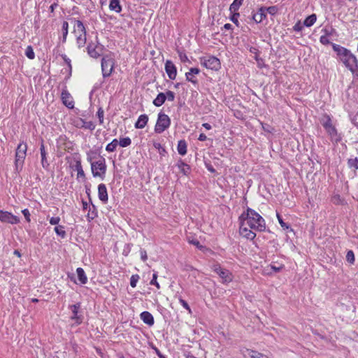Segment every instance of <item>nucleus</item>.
I'll list each match as a JSON object with an SVG mask.
<instances>
[{
	"label": "nucleus",
	"mask_w": 358,
	"mask_h": 358,
	"mask_svg": "<svg viewBox=\"0 0 358 358\" xmlns=\"http://www.w3.org/2000/svg\"><path fill=\"white\" fill-rule=\"evenodd\" d=\"M332 48L336 54V59L352 74L358 77V59L350 50L338 44L331 43Z\"/></svg>",
	"instance_id": "1"
},
{
	"label": "nucleus",
	"mask_w": 358,
	"mask_h": 358,
	"mask_svg": "<svg viewBox=\"0 0 358 358\" xmlns=\"http://www.w3.org/2000/svg\"><path fill=\"white\" fill-rule=\"evenodd\" d=\"M238 222L248 225L250 229L257 231L266 230L265 220L255 210L249 207L239 216Z\"/></svg>",
	"instance_id": "2"
},
{
	"label": "nucleus",
	"mask_w": 358,
	"mask_h": 358,
	"mask_svg": "<svg viewBox=\"0 0 358 358\" xmlns=\"http://www.w3.org/2000/svg\"><path fill=\"white\" fill-rule=\"evenodd\" d=\"M94 151H89L87 153V161L91 163L92 173L94 177H100L102 179L104 178L106 171V160L103 157H101L97 162H92V155H95Z\"/></svg>",
	"instance_id": "3"
},
{
	"label": "nucleus",
	"mask_w": 358,
	"mask_h": 358,
	"mask_svg": "<svg viewBox=\"0 0 358 358\" xmlns=\"http://www.w3.org/2000/svg\"><path fill=\"white\" fill-rule=\"evenodd\" d=\"M27 145L24 142L20 143L15 151V170L19 172L22 170L24 161L27 155Z\"/></svg>",
	"instance_id": "4"
},
{
	"label": "nucleus",
	"mask_w": 358,
	"mask_h": 358,
	"mask_svg": "<svg viewBox=\"0 0 358 358\" xmlns=\"http://www.w3.org/2000/svg\"><path fill=\"white\" fill-rule=\"evenodd\" d=\"M115 60L112 55H106L101 59V71L103 78L109 77L114 70Z\"/></svg>",
	"instance_id": "5"
},
{
	"label": "nucleus",
	"mask_w": 358,
	"mask_h": 358,
	"mask_svg": "<svg viewBox=\"0 0 358 358\" xmlns=\"http://www.w3.org/2000/svg\"><path fill=\"white\" fill-rule=\"evenodd\" d=\"M171 125L170 117L164 113L158 114L157 120L155 127V131L157 134H162Z\"/></svg>",
	"instance_id": "6"
},
{
	"label": "nucleus",
	"mask_w": 358,
	"mask_h": 358,
	"mask_svg": "<svg viewBox=\"0 0 358 358\" xmlns=\"http://www.w3.org/2000/svg\"><path fill=\"white\" fill-rule=\"evenodd\" d=\"M201 64L206 69L213 71H217L220 69L221 64L218 58L215 56L209 55L200 58Z\"/></svg>",
	"instance_id": "7"
},
{
	"label": "nucleus",
	"mask_w": 358,
	"mask_h": 358,
	"mask_svg": "<svg viewBox=\"0 0 358 358\" xmlns=\"http://www.w3.org/2000/svg\"><path fill=\"white\" fill-rule=\"evenodd\" d=\"M0 220L2 222L12 224H17L20 222V219L18 217L13 215L11 213L1 210H0Z\"/></svg>",
	"instance_id": "8"
},
{
	"label": "nucleus",
	"mask_w": 358,
	"mask_h": 358,
	"mask_svg": "<svg viewBox=\"0 0 358 358\" xmlns=\"http://www.w3.org/2000/svg\"><path fill=\"white\" fill-rule=\"evenodd\" d=\"M81 307V303L80 302L76 303V304L69 306V308L72 311V316L71 317V320H74L75 323L77 325L80 324L83 320V316L81 315H78V311Z\"/></svg>",
	"instance_id": "9"
},
{
	"label": "nucleus",
	"mask_w": 358,
	"mask_h": 358,
	"mask_svg": "<svg viewBox=\"0 0 358 358\" xmlns=\"http://www.w3.org/2000/svg\"><path fill=\"white\" fill-rule=\"evenodd\" d=\"M104 46L100 45L99 42H97V45H94L92 43H89L87 48L88 55L93 58H98L101 56V52L103 50Z\"/></svg>",
	"instance_id": "10"
},
{
	"label": "nucleus",
	"mask_w": 358,
	"mask_h": 358,
	"mask_svg": "<svg viewBox=\"0 0 358 358\" xmlns=\"http://www.w3.org/2000/svg\"><path fill=\"white\" fill-rule=\"evenodd\" d=\"M239 233L243 238L253 240L256 237V234L252 231L253 229H249L248 225L243 223H239Z\"/></svg>",
	"instance_id": "11"
},
{
	"label": "nucleus",
	"mask_w": 358,
	"mask_h": 358,
	"mask_svg": "<svg viewBox=\"0 0 358 358\" xmlns=\"http://www.w3.org/2000/svg\"><path fill=\"white\" fill-rule=\"evenodd\" d=\"M165 71L171 80H175L177 76V69L176 65L171 60H166L165 62Z\"/></svg>",
	"instance_id": "12"
},
{
	"label": "nucleus",
	"mask_w": 358,
	"mask_h": 358,
	"mask_svg": "<svg viewBox=\"0 0 358 358\" xmlns=\"http://www.w3.org/2000/svg\"><path fill=\"white\" fill-rule=\"evenodd\" d=\"M61 99L63 104L68 108L72 109L74 108V101L71 94L66 90H63L61 94Z\"/></svg>",
	"instance_id": "13"
},
{
	"label": "nucleus",
	"mask_w": 358,
	"mask_h": 358,
	"mask_svg": "<svg viewBox=\"0 0 358 358\" xmlns=\"http://www.w3.org/2000/svg\"><path fill=\"white\" fill-rule=\"evenodd\" d=\"M98 196L100 201L103 203H106L108 200V192L106 186L103 183H101L98 186Z\"/></svg>",
	"instance_id": "14"
},
{
	"label": "nucleus",
	"mask_w": 358,
	"mask_h": 358,
	"mask_svg": "<svg viewBox=\"0 0 358 358\" xmlns=\"http://www.w3.org/2000/svg\"><path fill=\"white\" fill-rule=\"evenodd\" d=\"M213 271L224 281L231 280L230 273L228 270L222 268L220 265H215Z\"/></svg>",
	"instance_id": "15"
},
{
	"label": "nucleus",
	"mask_w": 358,
	"mask_h": 358,
	"mask_svg": "<svg viewBox=\"0 0 358 358\" xmlns=\"http://www.w3.org/2000/svg\"><path fill=\"white\" fill-rule=\"evenodd\" d=\"M266 17V7L262 6L257 13L253 14L252 19L256 23L262 22Z\"/></svg>",
	"instance_id": "16"
},
{
	"label": "nucleus",
	"mask_w": 358,
	"mask_h": 358,
	"mask_svg": "<svg viewBox=\"0 0 358 358\" xmlns=\"http://www.w3.org/2000/svg\"><path fill=\"white\" fill-rule=\"evenodd\" d=\"M243 355L245 358H268L266 355L250 349L244 350Z\"/></svg>",
	"instance_id": "17"
},
{
	"label": "nucleus",
	"mask_w": 358,
	"mask_h": 358,
	"mask_svg": "<svg viewBox=\"0 0 358 358\" xmlns=\"http://www.w3.org/2000/svg\"><path fill=\"white\" fill-rule=\"evenodd\" d=\"M140 317L143 322L149 326H152L155 323L152 315L148 311H143L141 313Z\"/></svg>",
	"instance_id": "18"
},
{
	"label": "nucleus",
	"mask_w": 358,
	"mask_h": 358,
	"mask_svg": "<svg viewBox=\"0 0 358 358\" xmlns=\"http://www.w3.org/2000/svg\"><path fill=\"white\" fill-rule=\"evenodd\" d=\"M148 122V116L146 114L141 115L134 126L136 129H143Z\"/></svg>",
	"instance_id": "19"
},
{
	"label": "nucleus",
	"mask_w": 358,
	"mask_h": 358,
	"mask_svg": "<svg viewBox=\"0 0 358 358\" xmlns=\"http://www.w3.org/2000/svg\"><path fill=\"white\" fill-rule=\"evenodd\" d=\"M40 153H41V164H42V166L47 169L49 166V163L47 161V158H46V152H45V145H44V143H43V141H42L41 143V145H40Z\"/></svg>",
	"instance_id": "20"
},
{
	"label": "nucleus",
	"mask_w": 358,
	"mask_h": 358,
	"mask_svg": "<svg viewBox=\"0 0 358 358\" xmlns=\"http://www.w3.org/2000/svg\"><path fill=\"white\" fill-rule=\"evenodd\" d=\"M71 168L73 170L76 171L78 172L77 178H85V174L83 169L81 162L80 160H76L75 164L71 166Z\"/></svg>",
	"instance_id": "21"
},
{
	"label": "nucleus",
	"mask_w": 358,
	"mask_h": 358,
	"mask_svg": "<svg viewBox=\"0 0 358 358\" xmlns=\"http://www.w3.org/2000/svg\"><path fill=\"white\" fill-rule=\"evenodd\" d=\"M177 166L185 176L189 174L191 170L189 165L185 163L182 159L178 162Z\"/></svg>",
	"instance_id": "22"
},
{
	"label": "nucleus",
	"mask_w": 358,
	"mask_h": 358,
	"mask_svg": "<svg viewBox=\"0 0 358 358\" xmlns=\"http://www.w3.org/2000/svg\"><path fill=\"white\" fill-rule=\"evenodd\" d=\"M166 96L164 93L163 92H159L157 97L153 100L152 101V103L157 106V107H159L161 106H162L164 102L166 101Z\"/></svg>",
	"instance_id": "23"
},
{
	"label": "nucleus",
	"mask_w": 358,
	"mask_h": 358,
	"mask_svg": "<svg viewBox=\"0 0 358 358\" xmlns=\"http://www.w3.org/2000/svg\"><path fill=\"white\" fill-rule=\"evenodd\" d=\"M92 206L89 207V210L87 215V219L89 222L93 220L98 215L96 207L92 203Z\"/></svg>",
	"instance_id": "24"
},
{
	"label": "nucleus",
	"mask_w": 358,
	"mask_h": 358,
	"mask_svg": "<svg viewBox=\"0 0 358 358\" xmlns=\"http://www.w3.org/2000/svg\"><path fill=\"white\" fill-rule=\"evenodd\" d=\"M80 124H78L77 127H79L80 128H84L86 129H90V131H93L96 127L95 124L92 121L87 122L83 119H80Z\"/></svg>",
	"instance_id": "25"
},
{
	"label": "nucleus",
	"mask_w": 358,
	"mask_h": 358,
	"mask_svg": "<svg viewBox=\"0 0 358 358\" xmlns=\"http://www.w3.org/2000/svg\"><path fill=\"white\" fill-rule=\"evenodd\" d=\"M187 144L185 140H180L178 143L177 150L180 155H185L187 154Z\"/></svg>",
	"instance_id": "26"
},
{
	"label": "nucleus",
	"mask_w": 358,
	"mask_h": 358,
	"mask_svg": "<svg viewBox=\"0 0 358 358\" xmlns=\"http://www.w3.org/2000/svg\"><path fill=\"white\" fill-rule=\"evenodd\" d=\"M325 130L332 139H334L336 142L341 141V137L338 136L337 129L334 125Z\"/></svg>",
	"instance_id": "27"
},
{
	"label": "nucleus",
	"mask_w": 358,
	"mask_h": 358,
	"mask_svg": "<svg viewBox=\"0 0 358 358\" xmlns=\"http://www.w3.org/2000/svg\"><path fill=\"white\" fill-rule=\"evenodd\" d=\"M76 273L78 275V278L80 282V284L85 285L87 282V278L85 273V271L82 268H78L76 269Z\"/></svg>",
	"instance_id": "28"
},
{
	"label": "nucleus",
	"mask_w": 358,
	"mask_h": 358,
	"mask_svg": "<svg viewBox=\"0 0 358 358\" xmlns=\"http://www.w3.org/2000/svg\"><path fill=\"white\" fill-rule=\"evenodd\" d=\"M109 8L110 10L119 13L122 11V6L119 0H110Z\"/></svg>",
	"instance_id": "29"
},
{
	"label": "nucleus",
	"mask_w": 358,
	"mask_h": 358,
	"mask_svg": "<svg viewBox=\"0 0 358 358\" xmlns=\"http://www.w3.org/2000/svg\"><path fill=\"white\" fill-rule=\"evenodd\" d=\"M74 22V27H76L75 31H78L80 34H86V29L83 23L79 20H73Z\"/></svg>",
	"instance_id": "30"
},
{
	"label": "nucleus",
	"mask_w": 358,
	"mask_h": 358,
	"mask_svg": "<svg viewBox=\"0 0 358 358\" xmlns=\"http://www.w3.org/2000/svg\"><path fill=\"white\" fill-rule=\"evenodd\" d=\"M317 20V15L313 13L308 15L303 21V25L307 27L313 26Z\"/></svg>",
	"instance_id": "31"
},
{
	"label": "nucleus",
	"mask_w": 358,
	"mask_h": 358,
	"mask_svg": "<svg viewBox=\"0 0 358 358\" xmlns=\"http://www.w3.org/2000/svg\"><path fill=\"white\" fill-rule=\"evenodd\" d=\"M244 0H234L233 3L229 6L231 13L237 12L240 6L243 4Z\"/></svg>",
	"instance_id": "32"
},
{
	"label": "nucleus",
	"mask_w": 358,
	"mask_h": 358,
	"mask_svg": "<svg viewBox=\"0 0 358 358\" xmlns=\"http://www.w3.org/2000/svg\"><path fill=\"white\" fill-rule=\"evenodd\" d=\"M276 216H277L279 224H280L281 227L283 229L293 231L292 229L290 227V225L284 222L282 217L278 213H276Z\"/></svg>",
	"instance_id": "33"
},
{
	"label": "nucleus",
	"mask_w": 358,
	"mask_h": 358,
	"mask_svg": "<svg viewBox=\"0 0 358 358\" xmlns=\"http://www.w3.org/2000/svg\"><path fill=\"white\" fill-rule=\"evenodd\" d=\"M117 145L118 141L116 138H115L106 145V150L109 152H114L116 150Z\"/></svg>",
	"instance_id": "34"
},
{
	"label": "nucleus",
	"mask_w": 358,
	"mask_h": 358,
	"mask_svg": "<svg viewBox=\"0 0 358 358\" xmlns=\"http://www.w3.org/2000/svg\"><path fill=\"white\" fill-rule=\"evenodd\" d=\"M64 227L62 225L56 226L54 229L56 234L62 238H64L66 236V231L64 230Z\"/></svg>",
	"instance_id": "35"
},
{
	"label": "nucleus",
	"mask_w": 358,
	"mask_h": 358,
	"mask_svg": "<svg viewBox=\"0 0 358 358\" xmlns=\"http://www.w3.org/2000/svg\"><path fill=\"white\" fill-rule=\"evenodd\" d=\"M68 31H69V23L66 21H64L62 24V33H63V36H62V43H65L66 41V37H67V35H68Z\"/></svg>",
	"instance_id": "36"
},
{
	"label": "nucleus",
	"mask_w": 358,
	"mask_h": 358,
	"mask_svg": "<svg viewBox=\"0 0 358 358\" xmlns=\"http://www.w3.org/2000/svg\"><path fill=\"white\" fill-rule=\"evenodd\" d=\"M131 140L129 137H125V138H120V141H118V144L122 147L126 148L131 145Z\"/></svg>",
	"instance_id": "37"
},
{
	"label": "nucleus",
	"mask_w": 358,
	"mask_h": 358,
	"mask_svg": "<svg viewBox=\"0 0 358 358\" xmlns=\"http://www.w3.org/2000/svg\"><path fill=\"white\" fill-rule=\"evenodd\" d=\"M76 41L78 48L83 47L86 43V34L78 36Z\"/></svg>",
	"instance_id": "38"
},
{
	"label": "nucleus",
	"mask_w": 358,
	"mask_h": 358,
	"mask_svg": "<svg viewBox=\"0 0 358 358\" xmlns=\"http://www.w3.org/2000/svg\"><path fill=\"white\" fill-rule=\"evenodd\" d=\"M348 165L350 168H354L355 171L358 169V159H349L348 160Z\"/></svg>",
	"instance_id": "39"
},
{
	"label": "nucleus",
	"mask_w": 358,
	"mask_h": 358,
	"mask_svg": "<svg viewBox=\"0 0 358 358\" xmlns=\"http://www.w3.org/2000/svg\"><path fill=\"white\" fill-rule=\"evenodd\" d=\"M153 146L159 150L160 155L164 156L166 154V149L159 143L155 142Z\"/></svg>",
	"instance_id": "40"
},
{
	"label": "nucleus",
	"mask_w": 358,
	"mask_h": 358,
	"mask_svg": "<svg viewBox=\"0 0 358 358\" xmlns=\"http://www.w3.org/2000/svg\"><path fill=\"white\" fill-rule=\"evenodd\" d=\"M25 55L30 59H34L35 57V53L31 45L27 47L25 50Z\"/></svg>",
	"instance_id": "41"
},
{
	"label": "nucleus",
	"mask_w": 358,
	"mask_h": 358,
	"mask_svg": "<svg viewBox=\"0 0 358 358\" xmlns=\"http://www.w3.org/2000/svg\"><path fill=\"white\" fill-rule=\"evenodd\" d=\"M324 117H325V120H324L322 122V124L323 127L325 129H327V128H329L331 126H333V124H332L331 120V117L329 115H326Z\"/></svg>",
	"instance_id": "42"
},
{
	"label": "nucleus",
	"mask_w": 358,
	"mask_h": 358,
	"mask_svg": "<svg viewBox=\"0 0 358 358\" xmlns=\"http://www.w3.org/2000/svg\"><path fill=\"white\" fill-rule=\"evenodd\" d=\"M346 260L351 264L355 263V254L352 250H348L346 254Z\"/></svg>",
	"instance_id": "43"
},
{
	"label": "nucleus",
	"mask_w": 358,
	"mask_h": 358,
	"mask_svg": "<svg viewBox=\"0 0 358 358\" xmlns=\"http://www.w3.org/2000/svg\"><path fill=\"white\" fill-rule=\"evenodd\" d=\"M140 277L138 274H134L131 275L130 278V285L134 288L136 287V284L139 280Z\"/></svg>",
	"instance_id": "44"
},
{
	"label": "nucleus",
	"mask_w": 358,
	"mask_h": 358,
	"mask_svg": "<svg viewBox=\"0 0 358 358\" xmlns=\"http://www.w3.org/2000/svg\"><path fill=\"white\" fill-rule=\"evenodd\" d=\"M96 115L99 118V124H102L103 123L104 110L101 107L99 108Z\"/></svg>",
	"instance_id": "45"
},
{
	"label": "nucleus",
	"mask_w": 358,
	"mask_h": 358,
	"mask_svg": "<svg viewBox=\"0 0 358 358\" xmlns=\"http://www.w3.org/2000/svg\"><path fill=\"white\" fill-rule=\"evenodd\" d=\"M186 80L189 82H191L194 85L198 84V80L194 78V75H192L191 73L187 72L185 73Z\"/></svg>",
	"instance_id": "46"
},
{
	"label": "nucleus",
	"mask_w": 358,
	"mask_h": 358,
	"mask_svg": "<svg viewBox=\"0 0 358 358\" xmlns=\"http://www.w3.org/2000/svg\"><path fill=\"white\" fill-rule=\"evenodd\" d=\"M157 272H155L153 274H152V280H150V284L151 285H155L156 286V287L157 289H159L160 288V285L158 283V282L157 281Z\"/></svg>",
	"instance_id": "47"
},
{
	"label": "nucleus",
	"mask_w": 358,
	"mask_h": 358,
	"mask_svg": "<svg viewBox=\"0 0 358 358\" xmlns=\"http://www.w3.org/2000/svg\"><path fill=\"white\" fill-rule=\"evenodd\" d=\"M278 11V8L276 6H271L266 8V13L268 12L271 15H275Z\"/></svg>",
	"instance_id": "48"
},
{
	"label": "nucleus",
	"mask_w": 358,
	"mask_h": 358,
	"mask_svg": "<svg viewBox=\"0 0 358 358\" xmlns=\"http://www.w3.org/2000/svg\"><path fill=\"white\" fill-rule=\"evenodd\" d=\"M232 15L230 17V20L236 25V26H238L239 25V22H238V16L240 15L239 13H237V12H233L231 13Z\"/></svg>",
	"instance_id": "49"
},
{
	"label": "nucleus",
	"mask_w": 358,
	"mask_h": 358,
	"mask_svg": "<svg viewBox=\"0 0 358 358\" xmlns=\"http://www.w3.org/2000/svg\"><path fill=\"white\" fill-rule=\"evenodd\" d=\"M131 246H132V244H131V243H127L124 245L123 251H122V255L124 256H125V257L128 256L129 253L131 251Z\"/></svg>",
	"instance_id": "50"
},
{
	"label": "nucleus",
	"mask_w": 358,
	"mask_h": 358,
	"mask_svg": "<svg viewBox=\"0 0 358 358\" xmlns=\"http://www.w3.org/2000/svg\"><path fill=\"white\" fill-rule=\"evenodd\" d=\"M166 96V99L169 101H173L175 99V93L171 90H168L164 93Z\"/></svg>",
	"instance_id": "51"
},
{
	"label": "nucleus",
	"mask_w": 358,
	"mask_h": 358,
	"mask_svg": "<svg viewBox=\"0 0 358 358\" xmlns=\"http://www.w3.org/2000/svg\"><path fill=\"white\" fill-rule=\"evenodd\" d=\"M320 42L322 44V45H329V44H331L332 43L330 42V41L329 40L328 38V36H321L320 38Z\"/></svg>",
	"instance_id": "52"
},
{
	"label": "nucleus",
	"mask_w": 358,
	"mask_h": 358,
	"mask_svg": "<svg viewBox=\"0 0 358 358\" xmlns=\"http://www.w3.org/2000/svg\"><path fill=\"white\" fill-rule=\"evenodd\" d=\"M179 302L182 305V306L185 308L187 310L189 311V313H191V308L187 302L182 299V298L179 299Z\"/></svg>",
	"instance_id": "53"
},
{
	"label": "nucleus",
	"mask_w": 358,
	"mask_h": 358,
	"mask_svg": "<svg viewBox=\"0 0 358 358\" xmlns=\"http://www.w3.org/2000/svg\"><path fill=\"white\" fill-rule=\"evenodd\" d=\"M303 23L301 24V22L299 21L294 25L293 30L295 31H301L303 29Z\"/></svg>",
	"instance_id": "54"
},
{
	"label": "nucleus",
	"mask_w": 358,
	"mask_h": 358,
	"mask_svg": "<svg viewBox=\"0 0 358 358\" xmlns=\"http://www.w3.org/2000/svg\"><path fill=\"white\" fill-rule=\"evenodd\" d=\"M189 243L194 245H195L198 249L202 250L204 248V246L201 245L200 242L196 239H193L189 241Z\"/></svg>",
	"instance_id": "55"
},
{
	"label": "nucleus",
	"mask_w": 358,
	"mask_h": 358,
	"mask_svg": "<svg viewBox=\"0 0 358 358\" xmlns=\"http://www.w3.org/2000/svg\"><path fill=\"white\" fill-rule=\"evenodd\" d=\"M22 213L24 216V218L27 220V222H30V221H31V220H30L31 215H30L29 210L28 209L25 208V209L22 210Z\"/></svg>",
	"instance_id": "56"
},
{
	"label": "nucleus",
	"mask_w": 358,
	"mask_h": 358,
	"mask_svg": "<svg viewBox=\"0 0 358 358\" xmlns=\"http://www.w3.org/2000/svg\"><path fill=\"white\" fill-rule=\"evenodd\" d=\"M141 259L143 262H145L148 259L147 252L145 249H140Z\"/></svg>",
	"instance_id": "57"
},
{
	"label": "nucleus",
	"mask_w": 358,
	"mask_h": 358,
	"mask_svg": "<svg viewBox=\"0 0 358 358\" xmlns=\"http://www.w3.org/2000/svg\"><path fill=\"white\" fill-rule=\"evenodd\" d=\"M59 221H60L59 217H52L50 219V224L52 225H57L59 224Z\"/></svg>",
	"instance_id": "58"
},
{
	"label": "nucleus",
	"mask_w": 358,
	"mask_h": 358,
	"mask_svg": "<svg viewBox=\"0 0 358 358\" xmlns=\"http://www.w3.org/2000/svg\"><path fill=\"white\" fill-rule=\"evenodd\" d=\"M178 54H179L180 59L181 60L182 62H186L189 61L188 57L185 55V53H183L182 52H178Z\"/></svg>",
	"instance_id": "59"
},
{
	"label": "nucleus",
	"mask_w": 358,
	"mask_h": 358,
	"mask_svg": "<svg viewBox=\"0 0 358 358\" xmlns=\"http://www.w3.org/2000/svg\"><path fill=\"white\" fill-rule=\"evenodd\" d=\"M322 31L324 33V36H329L332 35L333 32L335 31V29L333 28H331L330 29L325 28L322 29Z\"/></svg>",
	"instance_id": "60"
},
{
	"label": "nucleus",
	"mask_w": 358,
	"mask_h": 358,
	"mask_svg": "<svg viewBox=\"0 0 358 358\" xmlns=\"http://www.w3.org/2000/svg\"><path fill=\"white\" fill-rule=\"evenodd\" d=\"M62 59H64V61L65 62V63L68 65V66L69 67V69H70V71H71V59L67 57V56L66 55H62Z\"/></svg>",
	"instance_id": "61"
},
{
	"label": "nucleus",
	"mask_w": 358,
	"mask_h": 358,
	"mask_svg": "<svg viewBox=\"0 0 358 358\" xmlns=\"http://www.w3.org/2000/svg\"><path fill=\"white\" fill-rule=\"evenodd\" d=\"M257 65L258 68H259V69H263V68L267 66L265 64L264 60L262 58H261L260 59H257Z\"/></svg>",
	"instance_id": "62"
},
{
	"label": "nucleus",
	"mask_w": 358,
	"mask_h": 358,
	"mask_svg": "<svg viewBox=\"0 0 358 358\" xmlns=\"http://www.w3.org/2000/svg\"><path fill=\"white\" fill-rule=\"evenodd\" d=\"M206 168L209 171L210 173H215V169L213 168V166L211 165L210 162H205Z\"/></svg>",
	"instance_id": "63"
},
{
	"label": "nucleus",
	"mask_w": 358,
	"mask_h": 358,
	"mask_svg": "<svg viewBox=\"0 0 358 358\" xmlns=\"http://www.w3.org/2000/svg\"><path fill=\"white\" fill-rule=\"evenodd\" d=\"M283 268H284V266H282V265L280 266H273V265L271 266V270L273 271L275 273L280 271Z\"/></svg>",
	"instance_id": "64"
}]
</instances>
